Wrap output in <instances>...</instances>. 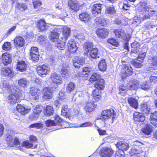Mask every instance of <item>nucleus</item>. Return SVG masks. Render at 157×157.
<instances>
[{
  "label": "nucleus",
  "instance_id": "f257e3e1",
  "mask_svg": "<svg viewBox=\"0 0 157 157\" xmlns=\"http://www.w3.org/2000/svg\"><path fill=\"white\" fill-rule=\"evenodd\" d=\"M138 10L140 15L139 17H137L136 22L140 23L144 20L149 18L154 14L152 9L147 5H141L138 7Z\"/></svg>",
  "mask_w": 157,
  "mask_h": 157
},
{
  "label": "nucleus",
  "instance_id": "f03ea898",
  "mask_svg": "<svg viewBox=\"0 0 157 157\" xmlns=\"http://www.w3.org/2000/svg\"><path fill=\"white\" fill-rule=\"evenodd\" d=\"M101 119L105 121L111 120H112L111 124H112L114 119L116 117V113L113 109H106L103 111L101 113Z\"/></svg>",
  "mask_w": 157,
  "mask_h": 157
},
{
  "label": "nucleus",
  "instance_id": "7ed1b4c3",
  "mask_svg": "<svg viewBox=\"0 0 157 157\" xmlns=\"http://www.w3.org/2000/svg\"><path fill=\"white\" fill-rule=\"evenodd\" d=\"M13 90V93L10 95L7 98L8 102L11 104H14L20 101V97L22 96L21 92H19L18 90H16L14 91Z\"/></svg>",
  "mask_w": 157,
  "mask_h": 157
},
{
  "label": "nucleus",
  "instance_id": "20e7f679",
  "mask_svg": "<svg viewBox=\"0 0 157 157\" xmlns=\"http://www.w3.org/2000/svg\"><path fill=\"white\" fill-rule=\"evenodd\" d=\"M6 140L9 146L17 147L18 149H19L21 151H23V149L21 148L20 146L19 140L17 137L12 135H9L7 136Z\"/></svg>",
  "mask_w": 157,
  "mask_h": 157
},
{
  "label": "nucleus",
  "instance_id": "39448f33",
  "mask_svg": "<svg viewBox=\"0 0 157 157\" xmlns=\"http://www.w3.org/2000/svg\"><path fill=\"white\" fill-rule=\"evenodd\" d=\"M48 25H53L52 24L46 23L45 20L41 19L39 20L37 23L38 29L40 32L46 31L49 27Z\"/></svg>",
  "mask_w": 157,
  "mask_h": 157
},
{
  "label": "nucleus",
  "instance_id": "423d86ee",
  "mask_svg": "<svg viewBox=\"0 0 157 157\" xmlns=\"http://www.w3.org/2000/svg\"><path fill=\"white\" fill-rule=\"evenodd\" d=\"M37 71L39 75H46L49 73L50 68L47 65L44 64L38 67Z\"/></svg>",
  "mask_w": 157,
  "mask_h": 157
},
{
  "label": "nucleus",
  "instance_id": "0eeeda50",
  "mask_svg": "<svg viewBox=\"0 0 157 157\" xmlns=\"http://www.w3.org/2000/svg\"><path fill=\"white\" fill-rule=\"evenodd\" d=\"M1 73L2 75L9 77H13L15 75L13 71L10 68L7 67L2 68L1 70Z\"/></svg>",
  "mask_w": 157,
  "mask_h": 157
},
{
  "label": "nucleus",
  "instance_id": "6e6552de",
  "mask_svg": "<svg viewBox=\"0 0 157 157\" xmlns=\"http://www.w3.org/2000/svg\"><path fill=\"white\" fill-rule=\"evenodd\" d=\"M113 153V151L110 148L105 147L101 149L100 154L101 157H110Z\"/></svg>",
  "mask_w": 157,
  "mask_h": 157
},
{
  "label": "nucleus",
  "instance_id": "1a4fd4ad",
  "mask_svg": "<svg viewBox=\"0 0 157 157\" xmlns=\"http://www.w3.org/2000/svg\"><path fill=\"white\" fill-rule=\"evenodd\" d=\"M49 80L51 82L56 84L61 83L62 82L61 76L56 72L51 74Z\"/></svg>",
  "mask_w": 157,
  "mask_h": 157
},
{
  "label": "nucleus",
  "instance_id": "9d476101",
  "mask_svg": "<svg viewBox=\"0 0 157 157\" xmlns=\"http://www.w3.org/2000/svg\"><path fill=\"white\" fill-rule=\"evenodd\" d=\"M85 59L83 57L75 56L73 59V64L75 68H78L80 65H83L85 63Z\"/></svg>",
  "mask_w": 157,
  "mask_h": 157
},
{
  "label": "nucleus",
  "instance_id": "9b49d317",
  "mask_svg": "<svg viewBox=\"0 0 157 157\" xmlns=\"http://www.w3.org/2000/svg\"><path fill=\"white\" fill-rule=\"evenodd\" d=\"M41 93V91L39 89L33 87L31 88L29 93L33 98L36 100L39 99Z\"/></svg>",
  "mask_w": 157,
  "mask_h": 157
},
{
  "label": "nucleus",
  "instance_id": "f8f14e48",
  "mask_svg": "<svg viewBox=\"0 0 157 157\" xmlns=\"http://www.w3.org/2000/svg\"><path fill=\"white\" fill-rule=\"evenodd\" d=\"M145 119V117L143 114L138 112H135L133 114V120L134 122L136 124H139V122H143Z\"/></svg>",
  "mask_w": 157,
  "mask_h": 157
},
{
  "label": "nucleus",
  "instance_id": "ddd939ff",
  "mask_svg": "<svg viewBox=\"0 0 157 157\" xmlns=\"http://www.w3.org/2000/svg\"><path fill=\"white\" fill-rule=\"evenodd\" d=\"M53 90L52 88L49 87H45L43 90V98L45 99H50L53 97L52 92Z\"/></svg>",
  "mask_w": 157,
  "mask_h": 157
},
{
  "label": "nucleus",
  "instance_id": "4468645a",
  "mask_svg": "<svg viewBox=\"0 0 157 157\" xmlns=\"http://www.w3.org/2000/svg\"><path fill=\"white\" fill-rule=\"evenodd\" d=\"M139 82L136 80L130 81L127 85V89L129 90H136L139 88Z\"/></svg>",
  "mask_w": 157,
  "mask_h": 157
},
{
  "label": "nucleus",
  "instance_id": "2eb2a0df",
  "mask_svg": "<svg viewBox=\"0 0 157 157\" xmlns=\"http://www.w3.org/2000/svg\"><path fill=\"white\" fill-rule=\"evenodd\" d=\"M68 50L70 53H74L77 50L78 48L75 44V41L72 39L70 40L67 44Z\"/></svg>",
  "mask_w": 157,
  "mask_h": 157
},
{
  "label": "nucleus",
  "instance_id": "dca6fc26",
  "mask_svg": "<svg viewBox=\"0 0 157 157\" xmlns=\"http://www.w3.org/2000/svg\"><path fill=\"white\" fill-rule=\"evenodd\" d=\"M116 146L118 149V150L124 151L127 150L129 147L128 144L126 142L124 141H121L118 142Z\"/></svg>",
  "mask_w": 157,
  "mask_h": 157
},
{
  "label": "nucleus",
  "instance_id": "f3484780",
  "mask_svg": "<svg viewBox=\"0 0 157 157\" xmlns=\"http://www.w3.org/2000/svg\"><path fill=\"white\" fill-rule=\"evenodd\" d=\"M68 5L72 10L77 11L79 10V5L76 0H69L68 2Z\"/></svg>",
  "mask_w": 157,
  "mask_h": 157
},
{
  "label": "nucleus",
  "instance_id": "a211bd4d",
  "mask_svg": "<svg viewBox=\"0 0 157 157\" xmlns=\"http://www.w3.org/2000/svg\"><path fill=\"white\" fill-rule=\"evenodd\" d=\"M124 70L125 74L122 75L121 77L122 78H124L126 76L131 75L132 74V69L129 65H124Z\"/></svg>",
  "mask_w": 157,
  "mask_h": 157
},
{
  "label": "nucleus",
  "instance_id": "6ab92c4d",
  "mask_svg": "<svg viewBox=\"0 0 157 157\" xmlns=\"http://www.w3.org/2000/svg\"><path fill=\"white\" fill-rule=\"evenodd\" d=\"M70 29L67 26H64L63 28L62 32L63 37H61L59 39H61L63 41L66 40L68 36L70 35Z\"/></svg>",
  "mask_w": 157,
  "mask_h": 157
},
{
  "label": "nucleus",
  "instance_id": "aec40b11",
  "mask_svg": "<svg viewBox=\"0 0 157 157\" xmlns=\"http://www.w3.org/2000/svg\"><path fill=\"white\" fill-rule=\"evenodd\" d=\"M59 37V33L57 29H55L50 33L49 38L51 41L57 42Z\"/></svg>",
  "mask_w": 157,
  "mask_h": 157
},
{
  "label": "nucleus",
  "instance_id": "412c9836",
  "mask_svg": "<svg viewBox=\"0 0 157 157\" xmlns=\"http://www.w3.org/2000/svg\"><path fill=\"white\" fill-rule=\"evenodd\" d=\"M0 87L4 91H13L11 87L9 84L8 81L7 80H4L2 81L0 83Z\"/></svg>",
  "mask_w": 157,
  "mask_h": 157
},
{
  "label": "nucleus",
  "instance_id": "4be33fe9",
  "mask_svg": "<svg viewBox=\"0 0 157 157\" xmlns=\"http://www.w3.org/2000/svg\"><path fill=\"white\" fill-rule=\"evenodd\" d=\"M96 33L99 37L104 38L108 35V31L106 29H100L96 31Z\"/></svg>",
  "mask_w": 157,
  "mask_h": 157
},
{
  "label": "nucleus",
  "instance_id": "5701e85b",
  "mask_svg": "<svg viewBox=\"0 0 157 157\" xmlns=\"http://www.w3.org/2000/svg\"><path fill=\"white\" fill-rule=\"evenodd\" d=\"M114 33L117 37H121L124 40L126 38V35L124 30L121 29H117L115 30Z\"/></svg>",
  "mask_w": 157,
  "mask_h": 157
},
{
  "label": "nucleus",
  "instance_id": "b1692460",
  "mask_svg": "<svg viewBox=\"0 0 157 157\" xmlns=\"http://www.w3.org/2000/svg\"><path fill=\"white\" fill-rule=\"evenodd\" d=\"M101 4H97L93 6L92 12L94 16H96V14L101 13Z\"/></svg>",
  "mask_w": 157,
  "mask_h": 157
},
{
  "label": "nucleus",
  "instance_id": "393cba45",
  "mask_svg": "<svg viewBox=\"0 0 157 157\" xmlns=\"http://www.w3.org/2000/svg\"><path fill=\"white\" fill-rule=\"evenodd\" d=\"M69 66L67 64H63L61 70V74L63 76H68L70 74Z\"/></svg>",
  "mask_w": 157,
  "mask_h": 157
},
{
  "label": "nucleus",
  "instance_id": "a878e982",
  "mask_svg": "<svg viewBox=\"0 0 157 157\" xmlns=\"http://www.w3.org/2000/svg\"><path fill=\"white\" fill-rule=\"evenodd\" d=\"M11 61L10 56L8 53L3 54L2 56V62L5 65H6Z\"/></svg>",
  "mask_w": 157,
  "mask_h": 157
},
{
  "label": "nucleus",
  "instance_id": "bb28decb",
  "mask_svg": "<svg viewBox=\"0 0 157 157\" xmlns=\"http://www.w3.org/2000/svg\"><path fill=\"white\" fill-rule=\"evenodd\" d=\"M131 52L132 54L136 53L138 55L139 54L140 45L139 44L138 42H134L131 44Z\"/></svg>",
  "mask_w": 157,
  "mask_h": 157
},
{
  "label": "nucleus",
  "instance_id": "cd10ccee",
  "mask_svg": "<svg viewBox=\"0 0 157 157\" xmlns=\"http://www.w3.org/2000/svg\"><path fill=\"white\" fill-rule=\"evenodd\" d=\"M26 64L24 61H19L17 65V70L20 72H23L26 69Z\"/></svg>",
  "mask_w": 157,
  "mask_h": 157
},
{
  "label": "nucleus",
  "instance_id": "c85d7f7f",
  "mask_svg": "<svg viewBox=\"0 0 157 157\" xmlns=\"http://www.w3.org/2000/svg\"><path fill=\"white\" fill-rule=\"evenodd\" d=\"M150 120L151 122L155 127H157V112L151 113Z\"/></svg>",
  "mask_w": 157,
  "mask_h": 157
},
{
  "label": "nucleus",
  "instance_id": "c756f323",
  "mask_svg": "<svg viewBox=\"0 0 157 157\" xmlns=\"http://www.w3.org/2000/svg\"><path fill=\"white\" fill-rule=\"evenodd\" d=\"M105 81L103 79L100 78L95 83V87L98 90L103 89L105 86Z\"/></svg>",
  "mask_w": 157,
  "mask_h": 157
},
{
  "label": "nucleus",
  "instance_id": "7c9ffc66",
  "mask_svg": "<svg viewBox=\"0 0 157 157\" xmlns=\"http://www.w3.org/2000/svg\"><path fill=\"white\" fill-rule=\"evenodd\" d=\"M128 103L133 108L137 109L138 108V104L137 101L132 97H129L128 99Z\"/></svg>",
  "mask_w": 157,
  "mask_h": 157
},
{
  "label": "nucleus",
  "instance_id": "2f4dec72",
  "mask_svg": "<svg viewBox=\"0 0 157 157\" xmlns=\"http://www.w3.org/2000/svg\"><path fill=\"white\" fill-rule=\"evenodd\" d=\"M16 109L18 112L22 114H26L30 110V109L24 107L21 105H18L17 106Z\"/></svg>",
  "mask_w": 157,
  "mask_h": 157
},
{
  "label": "nucleus",
  "instance_id": "473e14b6",
  "mask_svg": "<svg viewBox=\"0 0 157 157\" xmlns=\"http://www.w3.org/2000/svg\"><path fill=\"white\" fill-rule=\"evenodd\" d=\"M14 42L17 46L22 47L25 43V40L21 36H17L14 40Z\"/></svg>",
  "mask_w": 157,
  "mask_h": 157
},
{
  "label": "nucleus",
  "instance_id": "72a5a7b5",
  "mask_svg": "<svg viewBox=\"0 0 157 157\" xmlns=\"http://www.w3.org/2000/svg\"><path fill=\"white\" fill-rule=\"evenodd\" d=\"M79 16L80 20L85 22H87L90 18V15L85 12L80 14Z\"/></svg>",
  "mask_w": 157,
  "mask_h": 157
},
{
  "label": "nucleus",
  "instance_id": "f704fd0d",
  "mask_svg": "<svg viewBox=\"0 0 157 157\" xmlns=\"http://www.w3.org/2000/svg\"><path fill=\"white\" fill-rule=\"evenodd\" d=\"M127 1L123 0L122 1L118 3L120 9L123 10H128L130 5L127 3Z\"/></svg>",
  "mask_w": 157,
  "mask_h": 157
},
{
  "label": "nucleus",
  "instance_id": "c9c22d12",
  "mask_svg": "<svg viewBox=\"0 0 157 157\" xmlns=\"http://www.w3.org/2000/svg\"><path fill=\"white\" fill-rule=\"evenodd\" d=\"M94 104L93 103L88 102L86 104L84 107V110L87 113L91 112L93 111L94 109Z\"/></svg>",
  "mask_w": 157,
  "mask_h": 157
},
{
  "label": "nucleus",
  "instance_id": "e433bc0d",
  "mask_svg": "<svg viewBox=\"0 0 157 157\" xmlns=\"http://www.w3.org/2000/svg\"><path fill=\"white\" fill-rule=\"evenodd\" d=\"M106 64L105 59H102L98 63V69L100 71H104L106 70Z\"/></svg>",
  "mask_w": 157,
  "mask_h": 157
},
{
  "label": "nucleus",
  "instance_id": "4c0bfd02",
  "mask_svg": "<svg viewBox=\"0 0 157 157\" xmlns=\"http://www.w3.org/2000/svg\"><path fill=\"white\" fill-rule=\"evenodd\" d=\"M99 90H100L96 89L92 91V96L95 101H98L101 97V91Z\"/></svg>",
  "mask_w": 157,
  "mask_h": 157
},
{
  "label": "nucleus",
  "instance_id": "58836bf2",
  "mask_svg": "<svg viewBox=\"0 0 157 157\" xmlns=\"http://www.w3.org/2000/svg\"><path fill=\"white\" fill-rule=\"evenodd\" d=\"M54 113V109L53 107L50 105H48L46 107L44 115L47 116L52 115Z\"/></svg>",
  "mask_w": 157,
  "mask_h": 157
},
{
  "label": "nucleus",
  "instance_id": "ea45409f",
  "mask_svg": "<svg viewBox=\"0 0 157 157\" xmlns=\"http://www.w3.org/2000/svg\"><path fill=\"white\" fill-rule=\"evenodd\" d=\"M95 21L98 24L101 26H105L106 25V22L105 19L102 17H97L95 19Z\"/></svg>",
  "mask_w": 157,
  "mask_h": 157
},
{
  "label": "nucleus",
  "instance_id": "a19ab883",
  "mask_svg": "<svg viewBox=\"0 0 157 157\" xmlns=\"http://www.w3.org/2000/svg\"><path fill=\"white\" fill-rule=\"evenodd\" d=\"M75 87V84L72 82H70L67 85L66 88L67 92L69 94L73 92Z\"/></svg>",
  "mask_w": 157,
  "mask_h": 157
},
{
  "label": "nucleus",
  "instance_id": "79ce46f5",
  "mask_svg": "<svg viewBox=\"0 0 157 157\" xmlns=\"http://www.w3.org/2000/svg\"><path fill=\"white\" fill-rule=\"evenodd\" d=\"M67 105H63L62 109L61 114L67 118H69L70 116L69 113L67 112Z\"/></svg>",
  "mask_w": 157,
  "mask_h": 157
},
{
  "label": "nucleus",
  "instance_id": "37998d69",
  "mask_svg": "<svg viewBox=\"0 0 157 157\" xmlns=\"http://www.w3.org/2000/svg\"><path fill=\"white\" fill-rule=\"evenodd\" d=\"M141 131L145 135H149L152 132L153 130L151 127L147 126L144 128H142Z\"/></svg>",
  "mask_w": 157,
  "mask_h": 157
},
{
  "label": "nucleus",
  "instance_id": "c03bdc74",
  "mask_svg": "<svg viewBox=\"0 0 157 157\" xmlns=\"http://www.w3.org/2000/svg\"><path fill=\"white\" fill-rule=\"evenodd\" d=\"M16 7L21 11H24L27 8V7L25 4L21 3H17Z\"/></svg>",
  "mask_w": 157,
  "mask_h": 157
},
{
  "label": "nucleus",
  "instance_id": "a18cd8bd",
  "mask_svg": "<svg viewBox=\"0 0 157 157\" xmlns=\"http://www.w3.org/2000/svg\"><path fill=\"white\" fill-rule=\"evenodd\" d=\"M150 108L146 103H144L141 105V111L143 113H148L150 110Z\"/></svg>",
  "mask_w": 157,
  "mask_h": 157
},
{
  "label": "nucleus",
  "instance_id": "49530a36",
  "mask_svg": "<svg viewBox=\"0 0 157 157\" xmlns=\"http://www.w3.org/2000/svg\"><path fill=\"white\" fill-rule=\"evenodd\" d=\"M101 78L100 75L97 73H94L90 77L89 80L90 82L97 81Z\"/></svg>",
  "mask_w": 157,
  "mask_h": 157
},
{
  "label": "nucleus",
  "instance_id": "de8ad7c7",
  "mask_svg": "<svg viewBox=\"0 0 157 157\" xmlns=\"http://www.w3.org/2000/svg\"><path fill=\"white\" fill-rule=\"evenodd\" d=\"M141 89L144 90H147L150 88V85L148 82H143L140 85Z\"/></svg>",
  "mask_w": 157,
  "mask_h": 157
},
{
  "label": "nucleus",
  "instance_id": "09e8293b",
  "mask_svg": "<svg viewBox=\"0 0 157 157\" xmlns=\"http://www.w3.org/2000/svg\"><path fill=\"white\" fill-rule=\"evenodd\" d=\"M93 44L90 42L85 43L83 46L84 50L87 53L90 50L91 47H93Z\"/></svg>",
  "mask_w": 157,
  "mask_h": 157
},
{
  "label": "nucleus",
  "instance_id": "8fccbe9b",
  "mask_svg": "<svg viewBox=\"0 0 157 157\" xmlns=\"http://www.w3.org/2000/svg\"><path fill=\"white\" fill-rule=\"evenodd\" d=\"M43 127V125L42 123H37L30 124L29 126L30 128H36L37 129H40L42 128Z\"/></svg>",
  "mask_w": 157,
  "mask_h": 157
},
{
  "label": "nucleus",
  "instance_id": "3c124183",
  "mask_svg": "<svg viewBox=\"0 0 157 157\" xmlns=\"http://www.w3.org/2000/svg\"><path fill=\"white\" fill-rule=\"evenodd\" d=\"M98 49L97 48L92 49L90 52V55L92 58H95L97 56Z\"/></svg>",
  "mask_w": 157,
  "mask_h": 157
},
{
  "label": "nucleus",
  "instance_id": "603ef678",
  "mask_svg": "<svg viewBox=\"0 0 157 157\" xmlns=\"http://www.w3.org/2000/svg\"><path fill=\"white\" fill-rule=\"evenodd\" d=\"M28 82L25 78H22L19 79L18 81V83L20 86L25 87L27 85Z\"/></svg>",
  "mask_w": 157,
  "mask_h": 157
},
{
  "label": "nucleus",
  "instance_id": "864d4df0",
  "mask_svg": "<svg viewBox=\"0 0 157 157\" xmlns=\"http://www.w3.org/2000/svg\"><path fill=\"white\" fill-rule=\"evenodd\" d=\"M21 146L26 148L33 147V144L27 141L23 142L21 144Z\"/></svg>",
  "mask_w": 157,
  "mask_h": 157
},
{
  "label": "nucleus",
  "instance_id": "5fc2aeb1",
  "mask_svg": "<svg viewBox=\"0 0 157 157\" xmlns=\"http://www.w3.org/2000/svg\"><path fill=\"white\" fill-rule=\"evenodd\" d=\"M105 13L107 14H114L116 13V11L113 6L107 7L105 10Z\"/></svg>",
  "mask_w": 157,
  "mask_h": 157
},
{
  "label": "nucleus",
  "instance_id": "6e6d98bb",
  "mask_svg": "<svg viewBox=\"0 0 157 157\" xmlns=\"http://www.w3.org/2000/svg\"><path fill=\"white\" fill-rule=\"evenodd\" d=\"M62 40H59L57 41V46L59 49L63 50L65 47V42Z\"/></svg>",
  "mask_w": 157,
  "mask_h": 157
},
{
  "label": "nucleus",
  "instance_id": "4d7b16f0",
  "mask_svg": "<svg viewBox=\"0 0 157 157\" xmlns=\"http://www.w3.org/2000/svg\"><path fill=\"white\" fill-rule=\"evenodd\" d=\"M2 48L3 50L7 51L11 48V44L10 42H5L2 45Z\"/></svg>",
  "mask_w": 157,
  "mask_h": 157
},
{
  "label": "nucleus",
  "instance_id": "13d9d810",
  "mask_svg": "<svg viewBox=\"0 0 157 157\" xmlns=\"http://www.w3.org/2000/svg\"><path fill=\"white\" fill-rule=\"evenodd\" d=\"M140 62V60H132L131 63L136 67L137 68H140L142 67L143 65Z\"/></svg>",
  "mask_w": 157,
  "mask_h": 157
},
{
  "label": "nucleus",
  "instance_id": "bf43d9fd",
  "mask_svg": "<svg viewBox=\"0 0 157 157\" xmlns=\"http://www.w3.org/2000/svg\"><path fill=\"white\" fill-rule=\"evenodd\" d=\"M107 42L108 43L115 47H117L119 45L118 43L114 38L109 39L107 40Z\"/></svg>",
  "mask_w": 157,
  "mask_h": 157
},
{
  "label": "nucleus",
  "instance_id": "052dcab7",
  "mask_svg": "<svg viewBox=\"0 0 157 157\" xmlns=\"http://www.w3.org/2000/svg\"><path fill=\"white\" fill-rule=\"evenodd\" d=\"M45 124L47 127L57 126V124L54 121L49 120L45 121Z\"/></svg>",
  "mask_w": 157,
  "mask_h": 157
},
{
  "label": "nucleus",
  "instance_id": "680f3d73",
  "mask_svg": "<svg viewBox=\"0 0 157 157\" xmlns=\"http://www.w3.org/2000/svg\"><path fill=\"white\" fill-rule=\"evenodd\" d=\"M43 107L42 106L37 105L35 107L33 110V112L35 114H39L42 111Z\"/></svg>",
  "mask_w": 157,
  "mask_h": 157
},
{
  "label": "nucleus",
  "instance_id": "e2e57ef3",
  "mask_svg": "<svg viewBox=\"0 0 157 157\" xmlns=\"http://www.w3.org/2000/svg\"><path fill=\"white\" fill-rule=\"evenodd\" d=\"M33 4L34 8L38 10L41 5V2L39 0H34L33 2Z\"/></svg>",
  "mask_w": 157,
  "mask_h": 157
},
{
  "label": "nucleus",
  "instance_id": "0e129e2a",
  "mask_svg": "<svg viewBox=\"0 0 157 157\" xmlns=\"http://www.w3.org/2000/svg\"><path fill=\"white\" fill-rule=\"evenodd\" d=\"M151 64L153 65V68L157 69V56L152 58Z\"/></svg>",
  "mask_w": 157,
  "mask_h": 157
},
{
  "label": "nucleus",
  "instance_id": "69168bd1",
  "mask_svg": "<svg viewBox=\"0 0 157 157\" xmlns=\"http://www.w3.org/2000/svg\"><path fill=\"white\" fill-rule=\"evenodd\" d=\"M30 55L31 59L34 61H36V60H38L39 58V54L30 53Z\"/></svg>",
  "mask_w": 157,
  "mask_h": 157
},
{
  "label": "nucleus",
  "instance_id": "338daca9",
  "mask_svg": "<svg viewBox=\"0 0 157 157\" xmlns=\"http://www.w3.org/2000/svg\"><path fill=\"white\" fill-rule=\"evenodd\" d=\"M124 151L122 150L117 151L115 154V157H124Z\"/></svg>",
  "mask_w": 157,
  "mask_h": 157
},
{
  "label": "nucleus",
  "instance_id": "774afa93",
  "mask_svg": "<svg viewBox=\"0 0 157 157\" xmlns=\"http://www.w3.org/2000/svg\"><path fill=\"white\" fill-rule=\"evenodd\" d=\"M150 79L151 81L155 82V81H157V74L156 72L152 75L150 78Z\"/></svg>",
  "mask_w": 157,
  "mask_h": 157
}]
</instances>
